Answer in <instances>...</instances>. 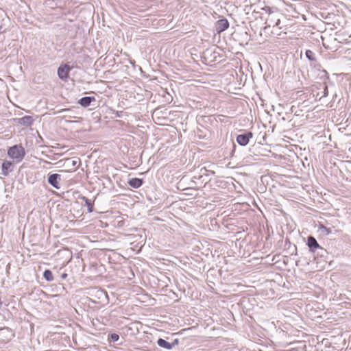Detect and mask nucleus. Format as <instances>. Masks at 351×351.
I'll use <instances>...</instances> for the list:
<instances>
[{
	"instance_id": "nucleus-1",
	"label": "nucleus",
	"mask_w": 351,
	"mask_h": 351,
	"mask_svg": "<svg viewBox=\"0 0 351 351\" xmlns=\"http://www.w3.org/2000/svg\"><path fill=\"white\" fill-rule=\"evenodd\" d=\"M8 156L16 162H21L25 156V151L21 145H14L8 149Z\"/></svg>"
},
{
	"instance_id": "nucleus-2",
	"label": "nucleus",
	"mask_w": 351,
	"mask_h": 351,
	"mask_svg": "<svg viewBox=\"0 0 351 351\" xmlns=\"http://www.w3.org/2000/svg\"><path fill=\"white\" fill-rule=\"evenodd\" d=\"M62 180V176L58 173L49 174L47 178L48 183L55 188L56 189H60L61 187L60 182Z\"/></svg>"
},
{
	"instance_id": "nucleus-3",
	"label": "nucleus",
	"mask_w": 351,
	"mask_h": 351,
	"mask_svg": "<svg viewBox=\"0 0 351 351\" xmlns=\"http://www.w3.org/2000/svg\"><path fill=\"white\" fill-rule=\"evenodd\" d=\"M253 137V134L250 131L245 132L237 136V142L241 146H245L248 144L250 139Z\"/></svg>"
},
{
	"instance_id": "nucleus-4",
	"label": "nucleus",
	"mask_w": 351,
	"mask_h": 351,
	"mask_svg": "<svg viewBox=\"0 0 351 351\" xmlns=\"http://www.w3.org/2000/svg\"><path fill=\"white\" fill-rule=\"evenodd\" d=\"M228 27L229 22L225 18L218 20L215 23V30L218 34L223 32Z\"/></svg>"
},
{
	"instance_id": "nucleus-5",
	"label": "nucleus",
	"mask_w": 351,
	"mask_h": 351,
	"mask_svg": "<svg viewBox=\"0 0 351 351\" xmlns=\"http://www.w3.org/2000/svg\"><path fill=\"white\" fill-rule=\"evenodd\" d=\"M71 68L68 64L60 65L58 69V75L61 80H66Z\"/></svg>"
},
{
	"instance_id": "nucleus-6",
	"label": "nucleus",
	"mask_w": 351,
	"mask_h": 351,
	"mask_svg": "<svg viewBox=\"0 0 351 351\" xmlns=\"http://www.w3.org/2000/svg\"><path fill=\"white\" fill-rule=\"evenodd\" d=\"M306 245L309 248V251L312 253H315L317 249H319L320 246L316 239L313 236L308 237Z\"/></svg>"
},
{
	"instance_id": "nucleus-7",
	"label": "nucleus",
	"mask_w": 351,
	"mask_h": 351,
	"mask_svg": "<svg viewBox=\"0 0 351 351\" xmlns=\"http://www.w3.org/2000/svg\"><path fill=\"white\" fill-rule=\"evenodd\" d=\"M13 163L11 161L4 160L1 165L2 174L5 176H8V174L12 171L11 167H12Z\"/></svg>"
},
{
	"instance_id": "nucleus-8",
	"label": "nucleus",
	"mask_w": 351,
	"mask_h": 351,
	"mask_svg": "<svg viewBox=\"0 0 351 351\" xmlns=\"http://www.w3.org/2000/svg\"><path fill=\"white\" fill-rule=\"evenodd\" d=\"M143 184V180L138 178H131L128 181V184L134 189H138Z\"/></svg>"
},
{
	"instance_id": "nucleus-9",
	"label": "nucleus",
	"mask_w": 351,
	"mask_h": 351,
	"mask_svg": "<svg viewBox=\"0 0 351 351\" xmlns=\"http://www.w3.org/2000/svg\"><path fill=\"white\" fill-rule=\"evenodd\" d=\"M94 101H95V98L94 97L86 96V97H82L78 101V104L81 106L86 108V107L89 106L90 105L91 102H93Z\"/></svg>"
},
{
	"instance_id": "nucleus-10",
	"label": "nucleus",
	"mask_w": 351,
	"mask_h": 351,
	"mask_svg": "<svg viewBox=\"0 0 351 351\" xmlns=\"http://www.w3.org/2000/svg\"><path fill=\"white\" fill-rule=\"evenodd\" d=\"M157 344L159 347L167 349V350H171L172 349V344L171 343L167 341L165 339L159 338L157 340Z\"/></svg>"
},
{
	"instance_id": "nucleus-11",
	"label": "nucleus",
	"mask_w": 351,
	"mask_h": 351,
	"mask_svg": "<svg viewBox=\"0 0 351 351\" xmlns=\"http://www.w3.org/2000/svg\"><path fill=\"white\" fill-rule=\"evenodd\" d=\"M32 118L30 116H25L19 119V123L25 126H30L32 124Z\"/></svg>"
},
{
	"instance_id": "nucleus-12",
	"label": "nucleus",
	"mask_w": 351,
	"mask_h": 351,
	"mask_svg": "<svg viewBox=\"0 0 351 351\" xmlns=\"http://www.w3.org/2000/svg\"><path fill=\"white\" fill-rule=\"evenodd\" d=\"M82 199L84 201L85 204L87 206L88 212L92 213L93 211V202L84 196L82 197Z\"/></svg>"
},
{
	"instance_id": "nucleus-13",
	"label": "nucleus",
	"mask_w": 351,
	"mask_h": 351,
	"mask_svg": "<svg viewBox=\"0 0 351 351\" xmlns=\"http://www.w3.org/2000/svg\"><path fill=\"white\" fill-rule=\"evenodd\" d=\"M43 277L48 282H51L53 280V274H52L51 271L49 269H45L44 271Z\"/></svg>"
},
{
	"instance_id": "nucleus-14",
	"label": "nucleus",
	"mask_w": 351,
	"mask_h": 351,
	"mask_svg": "<svg viewBox=\"0 0 351 351\" xmlns=\"http://www.w3.org/2000/svg\"><path fill=\"white\" fill-rule=\"evenodd\" d=\"M319 230L321 231V232L324 235H329L330 234L332 233L331 228H327L326 226H325L323 224H319Z\"/></svg>"
},
{
	"instance_id": "nucleus-15",
	"label": "nucleus",
	"mask_w": 351,
	"mask_h": 351,
	"mask_svg": "<svg viewBox=\"0 0 351 351\" xmlns=\"http://www.w3.org/2000/svg\"><path fill=\"white\" fill-rule=\"evenodd\" d=\"M305 56L306 57V58L311 62V61H314L315 62V59L317 58V56H316V54L315 53H314L313 51L311 50H306L305 51Z\"/></svg>"
},
{
	"instance_id": "nucleus-16",
	"label": "nucleus",
	"mask_w": 351,
	"mask_h": 351,
	"mask_svg": "<svg viewBox=\"0 0 351 351\" xmlns=\"http://www.w3.org/2000/svg\"><path fill=\"white\" fill-rule=\"evenodd\" d=\"M96 294L99 299L108 300V294L105 291L101 289L97 290Z\"/></svg>"
},
{
	"instance_id": "nucleus-17",
	"label": "nucleus",
	"mask_w": 351,
	"mask_h": 351,
	"mask_svg": "<svg viewBox=\"0 0 351 351\" xmlns=\"http://www.w3.org/2000/svg\"><path fill=\"white\" fill-rule=\"evenodd\" d=\"M321 86H322L323 91H322V95L320 96L319 100L323 97H327L328 95V86L326 85V83L324 82Z\"/></svg>"
},
{
	"instance_id": "nucleus-18",
	"label": "nucleus",
	"mask_w": 351,
	"mask_h": 351,
	"mask_svg": "<svg viewBox=\"0 0 351 351\" xmlns=\"http://www.w3.org/2000/svg\"><path fill=\"white\" fill-rule=\"evenodd\" d=\"M310 66H311V68H314V69H317V70H319H319L321 69V68H322V66H321V64H319V62L317 61V58H315V62H314V61H311V62H310Z\"/></svg>"
},
{
	"instance_id": "nucleus-19",
	"label": "nucleus",
	"mask_w": 351,
	"mask_h": 351,
	"mask_svg": "<svg viewBox=\"0 0 351 351\" xmlns=\"http://www.w3.org/2000/svg\"><path fill=\"white\" fill-rule=\"evenodd\" d=\"M315 254H317V255L320 257H325L328 253L327 251L320 245L319 249H317V251H316Z\"/></svg>"
},
{
	"instance_id": "nucleus-20",
	"label": "nucleus",
	"mask_w": 351,
	"mask_h": 351,
	"mask_svg": "<svg viewBox=\"0 0 351 351\" xmlns=\"http://www.w3.org/2000/svg\"><path fill=\"white\" fill-rule=\"evenodd\" d=\"M4 21H5V19L3 18H2L0 21V34L4 33L6 30V29L4 26L5 25Z\"/></svg>"
},
{
	"instance_id": "nucleus-21",
	"label": "nucleus",
	"mask_w": 351,
	"mask_h": 351,
	"mask_svg": "<svg viewBox=\"0 0 351 351\" xmlns=\"http://www.w3.org/2000/svg\"><path fill=\"white\" fill-rule=\"evenodd\" d=\"M10 330L7 327L0 328V336H1V335L5 336L6 334L10 333Z\"/></svg>"
},
{
	"instance_id": "nucleus-22",
	"label": "nucleus",
	"mask_w": 351,
	"mask_h": 351,
	"mask_svg": "<svg viewBox=\"0 0 351 351\" xmlns=\"http://www.w3.org/2000/svg\"><path fill=\"white\" fill-rule=\"evenodd\" d=\"M110 340L112 342H117L119 339V335L117 333H112L110 335Z\"/></svg>"
},
{
	"instance_id": "nucleus-23",
	"label": "nucleus",
	"mask_w": 351,
	"mask_h": 351,
	"mask_svg": "<svg viewBox=\"0 0 351 351\" xmlns=\"http://www.w3.org/2000/svg\"><path fill=\"white\" fill-rule=\"evenodd\" d=\"M171 344H172V348H173L174 346H176V345L179 344V339H175L173 340V341L172 343H171Z\"/></svg>"
},
{
	"instance_id": "nucleus-24",
	"label": "nucleus",
	"mask_w": 351,
	"mask_h": 351,
	"mask_svg": "<svg viewBox=\"0 0 351 351\" xmlns=\"http://www.w3.org/2000/svg\"><path fill=\"white\" fill-rule=\"evenodd\" d=\"M80 162V160L77 161V160H73L72 161V166L75 167L77 165V163Z\"/></svg>"
},
{
	"instance_id": "nucleus-25",
	"label": "nucleus",
	"mask_w": 351,
	"mask_h": 351,
	"mask_svg": "<svg viewBox=\"0 0 351 351\" xmlns=\"http://www.w3.org/2000/svg\"><path fill=\"white\" fill-rule=\"evenodd\" d=\"M322 72L325 74L326 77V79L328 80L329 79V76L328 75V73L326 70H322Z\"/></svg>"
},
{
	"instance_id": "nucleus-26",
	"label": "nucleus",
	"mask_w": 351,
	"mask_h": 351,
	"mask_svg": "<svg viewBox=\"0 0 351 351\" xmlns=\"http://www.w3.org/2000/svg\"><path fill=\"white\" fill-rule=\"evenodd\" d=\"M66 277H67V274H66V273H63V274H61V278H62V279H64V278H66Z\"/></svg>"
},
{
	"instance_id": "nucleus-27",
	"label": "nucleus",
	"mask_w": 351,
	"mask_h": 351,
	"mask_svg": "<svg viewBox=\"0 0 351 351\" xmlns=\"http://www.w3.org/2000/svg\"><path fill=\"white\" fill-rule=\"evenodd\" d=\"M280 19H278L274 25L278 26L280 24Z\"/></svg>"
},
{
	"instance_id": "nucleus-28",
	"label": "nucleus",
	"mask_w": 351,
	"mask_h": 351,
	"mask_svg": "<svg viewBox=\"0 0 351 351\" xmlns=\"http://www.w3.org/2000/svg\"><path fill=\"white\" fill-rule=\"evenodd\" d=\"M1 305H2V302H1V300H0V307L1 306Z\"/></svg>"
}]
</instances>
